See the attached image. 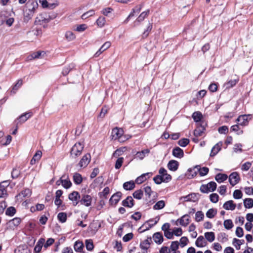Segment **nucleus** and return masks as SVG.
<instances>
[{"mask_svg": "<svg viewBox=\"0 0 253 253\" xmlns=\"http://www.w3.org/2000/svg\"><path fill=\"white\" fill-rule=\"evenodd\" d=\"M143 195V192L142 190H137L133 194V196L136 199H141Z\"/></svg>", "mask_w": 253, "mask_h": 253, "instance_id": "50", "label": "nucleus"}, {"mask_svg": "<svg viewBox=\"0 0 253 253\" xmlns=\"http://www.w3.org/2000/svg\"><path fill=\"white\" fill-rule=\"evenodd\" d=\"M111 43L110 42H106L99 49L103 52L111 46Z\"/></svg>", "mask_w": 253, "mask_h": 253, "instance_id": "64", "label": "nucleus"}, {"mask_svg": "<svg viewBox=\"0 0 253 253\" xmlns=\"http://www.w3.org/2000/svg\"><path fill=\"white\" fill-rule=\"evenodd\" d=\"M55 16H51L49 14L44 12L39 14L35 20L36 24L43 25L48 23L51 19H54Z\"/></svg>", "mask_w": 253, "mask_h": 253, "instance_id": "1", "label": "nucleus"}, {"mask_svg": "<svg viewBox=\"0 0 253 253\" xmlns=\"http://www.w3.org/2000/svg\"><path fill=\"white\" fill-rule=\"evenodd\" d=\"M179 243L178 241H173L171 242L170 246L169 251L170 253H180V251H178L179 248Z\"/></svg>", "mask_w": 253, "mask_h": 253, "instance_id": "26", "label": "nucleus"}, {"mask_svg": "<svg viewBox=\"0 0 253 253\" xmlns=\"http://www.w3.org/2000/svg\"><path fill=\"white\" fill-rule=\"evenodd\" d=\"M152 175V172H147L141 174L138 176L135 180V182L137 184H140L146 181L148 178Z\"/></svg>", "mask_w": 253, "mask_h": 253, "instance_id": "15", "label": "nucleus"}, {"mask_svg": "<svg viewBox=\"0 0 253 253\" xmlns=\"http://www.w3.org/2000/svg\"><path fill=\"white\" fill-rule=\"evenodd\" d=\"M240 180V176L237 172L231 173L229 176V181L232 186L237 184Z\"/></svg>", "mask_w": 253, "mask_h": 253, "instance_id": "8", "label": "nucleus"}, {"mask_svg": "<svg viewBox=\"0 0 253 253\" xmlns=\"http://www.w3.org/2000/svg\"><path fill=\"white\" fill-rule=\"evenodd\" d=\"M217 213L216 209L211 208L209 209L206 213V216L209 218H213Z\"/></svg>", "mask_w": 253, "mask_h": 253, "instance_id": "39", "label": "nucleus"}, {"mask_svg": "<svg viewBox=\"0 0 253 253\" xmlns=\"http://www.w3.org/2000/svg\"><path fill=\"white\" fill-rule=\"evenodd\" d=\"M68 198L70 200L72 201L73 204L76 206L80 202L81 196L79 192L73 191L69 195Z\"/></svg>", "mask_w": 253, "mask_h": 253, "instance_id": "7", "label": "nucleus"}, {"mask_svg": "<svg viewBox=\"0 0 253 253\" xmlns=\"http://www.w3.org/2000/svg\"><path fill=\"white\" fill-rule=\"evenodd\" d=\"M204 217V213L202 211H198L195 214V220L197 222L203 220Z\"/></svg>", "mask_w": 253, "mask_h": 253, "instance_id": "52", "label": "nucleus"}, {"mask_svg": "<svg viewBox=\"0 0 253 253\" xmlns=\"http://www.w3.org/2000/svg\"><path fill=\"white\" fill-rule=\"evenodd\" d=\"M32 116V112H27L21 115L17 120L15 121V122L17 124H22L25 122L29 118H30Z\"/></svg>", "mask_w": 253, "mask_h": 253, "instance_id": "16", "label": "nucleus"}, {"mask_svg": "<svg viewBox=\"0 0 253 253\" xmlns=\"http://www.w3.org/2000/svg\"><path fill=\"white\" fill-rule=\"evenodd\" d=\"M94 14H95L94 10H90L87 11L86 12L84 13L82 15V18L83 19H86L87 18L94 15Z\"/></svg>", "mask_w": 253, "mask_h": 253, "instance_id": "57", "label": "nucleus"}, {"mask_svg": "<svg viewBox=\"0 0 253 253\" xmlns=\"http://www.w3.org/2000/svg\"><path fill=\"white\" fill-rule=\"evenodd\" d=\"M44 242L45 240L43 238H40L38 240L36 245L34 248V251L35 253H39L40 252L44 243Z\"/></svg>", "mask_w": 253, "mask_h": 253, "instance_id": "29", "label": "nucleus"}, {"mask_svg": "<svg viewBox=\"0 0 253 253\" xmlns=\"http://www.w3.org/2000/svg\"><path fill=\"white\" fill-rule=\"evenodd\" d=\"M9 184L8 180L3 181L0 184V198L3 197L6 195L5 187Z\"/></svg>", "mask_w": 253, "mask_h": 253, "instance_id": "18", "label": "nucleus"}, {"mask_svg": "<svg viewBox=\"0 0 253 253\" xmlns=\"http://www.w3.org/2000/svg\"><path fill=\"white\" fill-rule=\"evenodd\" d=\"M195 245L197 247L203 248L207 245V242L203 236H200L197 239Z\"/></svg>", "mask_w": 253, "mask_h": 253, "instance_id": "23", "label": "nucleus"}, {"mask_svg": "<svg viewBox=\"0 0 253 253\" xmlns=\"http://www.w3.org/2000/svg\"><path fill=\"white\" fill-rule=\"evenodd\" d=\"M205 130V128L204 126L201 125L199 126H197V128L195 129L194 131V134L196 137L201 136L202 135Z\"/></svg>", "mask_w": 253, "mask_h": 253, "instance_id": "33", "label": "nucleus"}, {"mask_svg": "<svg viewBox=\"0 0 253 253\" xmlns=\"http://www.w3.org/2000/svg\"><path fill=\"white\" fill-rule=\"evenodd\" d=\"M122 194L121 192H117L114 194L109 200V203L111 205H116L120 200Z\"/></svg>", "mask_w": 253, "mask_h": 253, "instance_id": "12", "label": "nucleus"}, {"mask_svg": "<svg viewBox=\"0 0 253 253\" xmlns=\"http://www.w3.org/2000/svg\"><path fill=\"white\" fill-rule=\"evenodd\" d=\"M31 195V191L29 189H26L21 191V192L18 195L19 197H22L23 198L29 197Z\"/></svg>", "mask_w": 253, "mask_h": 253, "instance_id": "49", "label": "nucleus"}, {"mask_svg": "<svg viewBox=\"0 0 253 253\" xmlns=\"http://www.w3.org/2000/svg\"><path fill=\"white\" fill-rule=\"evenodd\" d=\"M153 239L154 241L157 244H161L164 240L163 236L161 232H156L153 235Z\"/></svg>", "mask_w": 253, "mask_h": 253, "instance_id": "22", "label": "nucleus"}, {"mask_svg": "<svg viewBox=\"0 0 253 253\" xmlns=\"http://www.w3.org/2000/svg\"><path fill=\"white\" fill-rule=\"evenodd\" d=\"M38 3L35 0H29L26 3V8L35 13L38 8Z\"/></svg>", "mask_w": 253, "mask_h": 253, "instance_id": "5", "label": "nucleus"}, {"mask_svg": "<svg viewBox=\"0 0 253 253\" xmlns=\"http://www.w3.org/2000/svg\"><path fill=\"white\" fill-rule=\"evenodd\" d=\"M236 205L232 200L226 202L223 205V208L226 210L233 211L235 209Z\"/></svg>", "mask_w": 253, "mask_h": 253, "instance_id": "28", "label": "nucleus"}, {"mask_svg": "<svg viewBox=\"0 0 253 253\" xmlns=\"http://www.w3.org/2000/svg\"><path fill=\"white\" fill-rule=\"evenodd\" d=\"M188 241L187 237L184 236L181 238L180 239V243H179L180 247L181 248H183L187 245Z\"/></svg>", "mask_w": 253, "mask_h": 253, "instance_id": "58", "label": "nucleus"}, {"mask_svg": "<svg viewBox=\"0 0 253 253\" xmlns=\"http://www.w3.org/2000/svg\"><path fill=\"white\" fill-rule=\"evenodd\" d=\"M87 28V26L85 24L78 25L75 30L78 32H83Z\"/></svg>", "mask_w": 253, "mask_h": 253, "instance_id": "60", "label": "nucleus"}, {"mask_svg": "<svg viewBox=\"0 0 253 253\" xmlns=\"http://www.w3.org/2000/svg\"><path fill=\"white\" fill-rule=\"evenodd\" d=\"M60 182L62 186L66 189H68L72 186V182L67 174H63L60 178Z\"/></svg>", "mask_w": 253, "mask_h": 253, "instance_id": "6", "label": "nucleus"}, {"mask_svg": "<svg viewBox=\"0 0 253 253\" xmlns=\"http://www.w3.org/2000/svg\"><path fill=\"white\" fill-rule=\"evenodd\" d=\"M84 148V145L82 142L76 143L72 148L71 150V155L74 158L80 156Z\"/></svg>", "mask_w": 253, "mask_h": 253, "instance_id": "2", "label": "nucleus"}, {"mask_svg": "<svg viewBox=\"0 0 253 253\" xmlns=\"http://www.w3.org/2000/svg\"><path fill=\"white\" fill-rule=\"evenodd\" d=\"M135 187L134 182L133 181L126 182L123 184L124 188L126 190H131Z\"/></svg>", "mask_w": 253, "mask_h": 253, "instance_id": "37", "label": "nucleus"}, {"mask_svg": "<svg viewBox=\"0 0 253 253\" xmlns=\"http://www.w3.org/2000/svg\"><path fill=\"white\" fill-rule=\"evenodd\" d=\"M205 237L209 242H212L215 239V234L213 232H207L204 234Z\"/></svg>", "mask_w": 253, "mask_h": 253, "instance_id": "36", "label": "nucleus"}, {"mask_svg": "<svg viewBox=\"0 0 253 253\" xmlns=\"http://www.w3.org/2000/svg\"><path fill=\"white\" fill-rule=\"evenodd\" d=\"M152 239L151 237L147 238V239L142 241L140 245L141 250L143 251L142 253H147V250L150 248Z\"/></svg>", "mask_w": 253, "mask_h": 253, "instance_id": "11", "label": "nucleus"}, {"mask_svg": "<svg viewBox=\"0 0 253 253\" xmlns=\"http://www.w3.org/2000/svg\"><path fill=\"white\" fill-rule=\"evenodd\" d=\"M222 142L220 141L216 143L211 149L210 156L213 157L215 156L221 150L222 146Z\"/></svg>", "mask_w": 253, "mask_h": 253, "instance_id": "19", "label": "nucleus"}, {"mask_svg": "<svg viewBox=\"0 0 253 253\" xmlns=\"http://www.w3.org/2000/svg\"><path fill=\"white\" fill-rule=\"evenodd\" d=\"M110 192V189L108 187H106L104 188L102 192L99 193L100 198H106L107 195L109 194Z\"/></svg>", "mask_w": 253, "mask_h": 253, "instance_id": "55", "label": "nucleus"}, {"mask_svg": "<svg viewBox=\"0 0 253 253\" xmlns=\"http://www.w3.org/2000/svg\"><path fill=\"white\" fill-rule=\"evenodd\" d=\"M39 2L42 5L43 8H47L50 9H54L57 6L56 3H49L47 2V0H39Z\"/></svg>", "mask_w": 253, "mask_h": 253, "instance_id": "21", "label": "nucleus"}, {"mask_svg": "<svg viewBox=\"0 0 253 253\" xmlns=\"http://www.w3.org/2000/svg\"><path fill=\"white\" fill-rule=\"evenodd\" d=\"M134 200L132 197L128 196L125 200L122 201V205L125 207L131 208L133 206Z\"/></svg>", "mask_w": 253, "mask_h": 253, "instance_id": "25", "label": "nucleus"}, {"mask_svg": "<svg viewBox=\"0 0 253 253\" xmlns=\"http://www.w3.org/2000/svg\"><path fill=\"white\" fill-rule=\"evenodd\" d=\"M65 36L66 40L69 42L72 41L76 38L75 35L72 32L70 31L66 32Z\"/></svg>", "mask_w": 253, "mask_h": 253, "instance_id": "43", "label": "nucleus"}, {"mask_svg": "<svg viewBox=\"0 0 253 253\" xmlns=\"http://www.w3.org/2000/svg\"><path fill=\"white\" fill-rule=\"evenodd\" d=\"M34 13L26 8L24 10V21L27 22L33 16Z\"/></svg>", "mask_w": 253, "mask_h": 253, "instance_id": "32", "label": "nucleus"}, {"mask_svg": "<svg viewBox=\"0 0 253 253\" xmlns=\"http://www.w3.org/2000/svg\"><path fill=\"white\" fill-rule=\"evenodd\" d=\"M203 117V115L200 112L197 111L193 113L192 115V118L195 122L196 123H199L202 118Z\"/></svg>", "mask_w": 253, "mask_h": 253, "instance_id": "40", "label": "nucleus"}, {"mask_svg": "<svg viewBox=\"0 0 253 253\" xmlns=\"http://www.w3.org/2000/svg\"><path fill=\"white\" fill-rule=\"evenodd\" d=\"M85 245L86 249L89 251H92L94 248L93 241L91 239L86 240Z\"/></svg>", "mask_w": 253, "mask_h": 253, "instance_id": "48", "label": "nucleus"}, {"mask_svg": "<svg viewBox=\"0 0 253 253\" xmlns=\"http://www.w3.org/2000/svg\"><path fill=\"white\" fill-rule=\"evenodd\" d=\"M21 222V218L15 217L9 221V225L10 227L14 228L18 226Z\"/></svg>", "mask_w": 253, "mask_h": 253, "instance_id": "35", "label": "nucleus"}, {"mask_svg": "<svg viewBox=\"0 0 253 253\" xmlns=\"http://www.w3.org/2000/svg\"><path fill=\"white\" fill-rule=\"evenodd\" d=\"M149 13V10L142 12L134 22V26L138 25L139 23L144 20Z\"/></svg>", "mask_w": 253, "mask_h": 253, "instance_id": "24", "label": "nucleus"}, {"mask_svg": "<svg viewBox=\"0 0 253 253\" xmlns=\"http://www.w3.org/2000/svg\"><path fill=\"white\" fill-rule=\"evenodd\" d=\"M67 215L66 212H61L57 215V219L58 221L62 223H65L67 220Z\"/></svg>", "mask_w": 253, "mask_h": 253, "instance_id": "38", "label": "nucleus"}, {"mask_svg": "<svg viewBox=\"0 0 253 253\" xmlns=\"http://www.w3.org/2000/svg\"><path fill=\"white\" fill-rule=\"evenodd\" d=\"M223 225L225 228L227 230H230L233 227V223L231 219H227L224 220Z\"/></svg>", "mask_w": 253, "mask_h": 253, "instance_id": "51", "label": "nucleus"}, {"mask_svg": "<svg viewBox=\"0 0 253 253\" xmlns=\"http://www.w3.org/2000/svg\"><path fill=\"white\" fill-rule=\"evenodd\" d=\"M113 11V8L111 7H106L105 8H103L101 11V13L106 16H108L109 14L110 13H111Z\"/></svg>", "mask_w": 253, "mask_h": 253, "instance_id": "61", "label": "nucleus"}, {"mask_svg": "<svg viewBox=\"0 0 253 253\" xmlns=\"http://www.w3.org/2000/svg\"><path fill=\"white\" fill-rule=\"evenodd\" d=\"M92 202V197L90 195L87 194H83L81 199L80 200V203L82 205H84L86 207H89L91 205Z\"/></svg>", "mask_w": 253, "mask_h": 253, "instance_id": "9", "label": "nucleus"}, {"mask_svg": "<svg viewBox=\"0 0 253 253\" xmlns=\"http://www.w3.org/2000/svg\"><path fill=\"white\" fill-rule=\"evenodd\" d=\"M198 194L191 193L185 196L180 197V200L182 202H196L199 199Z\"/></svg>", "mask_w": 253, "mask_h": 253, "instance_id": "4", "label": "nucleus"}, {"mask_svg": "<svg viewBox=\"0 0 253 253\" xmlns=\"http://www.w3.org/2000/svg\"><path fill=\"white\" fill-rule=\"evenodd\" d=\"M16 212L15 209L13 207H9L7 209L5 213L7 215L13 216Z\"/></svg>", "mask_w": 253, "mask_h": 253, "instance_id": "59", "label": "nucleus"}, {"mask_svg": "<svg viewBox=\"0 0 253 253\" xmlns=\"http://www.w3.org/2000/svg\"><path fill=\"white\" fill-rule=\"evenodd\" d=\"M91 157L89 154L84 155L79 163L80 167H86L90 161Z\"/></svg>", "mask_w": 253, "mask_h": 253, "instance_id": "13", "label": "nucleus"}, {"mask_svg": "<svg viewBox=\"0 0 253 253\" xmlns=\"http://www.w3.org/2000/svg\"><path fill=\"white\" fill-rule=\"evenodd\" d=\"M244 204L246 208H252L253 207V199L251 198H247L244 200Z\"/></svg>", "mask_w": 253, "mask_h": 253, "instance_id": "44", "label": "nucleus"}, {"mask_svg": "<svg viewBox=\"0 0 253 253\" xmlns=\"http://www.w3.org/2000/svg\"><path fill=\"white\" fill-rule=\"evenodd\" d=\"M177 221L179 222L180 225L185 227L190 223V216L187 214H185L183 215L180 218H179L177 220Z\"/></svg>", "mask_w": 253, "mask_h": 253, "instance_id": "17", "label": "nucleus"}, {"mask_svg": "<svg viewBox=\"0 0 253 253\" xmlns=\"http://www.w3.org/2000/svg\"><path fill=\"white\" fill-rule=\"evenodd\" d=\"M178 162L173 160L169 161L167 165L169 169L173 171H176L178 169Z\"/></svg>", "mask_w": 253, "mask_h": 253, "instance_id": "20", "label": "nucleus"}, {"mask_svg": "<svg viewBox=\"0 0 253 253\" xmlns=\"http://www.w3.org/2000/svg\"><path fill=\"white\" fill-rule=\"evenodd\" d=\"M244 243V240H239L234 238L233 241V245L235 246L237 250L240 249V246Z\"/></svg>", "mask_w": 253, "mask_h": 253, "instance_id": "47", "label": "nucleus"}, {"mask_svg": "<svg viewBox=\"0 0 253 253\" xmlns=\"http://www.w3.org/2000/svg\"><path fill=\"white\" fill-rule=\"evenodd\" d=\"M126 147H121L117 149L113 153V156L115 157H118L123 154L124 152L126 151Z\"/></svg>", "mask_w": 253, "mask_h": 253, "instance_id": "46", "label": "nucleus"}, {"mask_svg": "<svg viewBox=\"0 0 253 253\" xmlns=\"http://www.w3.org/2000/svg\"><path fill=\"white\" fill-rule=\"evenodd\" d=\"M249 116L246 115H240L237 119L239 125L246 126L249 124Z\"/></svg>", "mask_w": 253, "mask_h": 253, "instance_id": "14", "label": "nucleus"}, {"mask_svg": "<svg viewBox=\"0 0 253 253\" xmlns=\"http://www.w3.org/2000/svg\"><path fill=\"white\" fill-rule=\"evenodd\" d=\"M166 206L165 201L164 200H160L158 201L153 207V209L154 210H160L163 209Z\"/></svg>", "mask_w": 253, "mask_h": 253, "instance_id": "34", "label": "nucleus"}, {"mask_svg": "<svg viewBox=\"0 0 253 253\" xmlns=\"http://www.w3.org/2000/svg\"><path fill=\"white\" fill-rule=\"evenodd\" d=\"M216 183L215 182L211 181L207 184H203L200 187V191L203 193H208L214 191L216 188Z\"/></svg>", "mask_w": 253, "mask_h": 253, "instance_id": "3", "label": "nucleus"}, {"mask_svg": "<svg viewBox=\"0 0 253 253\" xmlns=\"http://www.w3.org/2000/svg\"><path fill=\"white\" fill-rule=\"evenodd\" d=\"M84 244L82 242L78 241L74 244V249L76 252H81L84 248Z\"/></svg>", "mask_w": 253, "mask_h": 253, "instance_id": "42", "label": "nucleus"}, {"mask_svg": "<svg viewBox=\"0 0 253 253\" xmlns=\"http://www.w3.org/2000/svg\"><path fill=\"white\" fill-rule=\"evenodd\" d=\"M189 143V140L187 138H182L178 141V144L181 147H185Z\"/></svg>", "mask_w": 253, "mask_h": 253, "instance_id": "62", "label": "nucleus"}, {"mask_svg": "<svg viewBox=\"0 0 253 253\" xmlns=\"http://www.w3.org/2000/svg\"><path fill=\"white\" fill-rule=\"evenodd\" d=\"M231 130L232 131L237 132V134L238 135L242 134L243 133V130H240L239 125H233L231 127Z\"/></svg>", "mask_w": 253, "mask_h": 253, "instance_id": "56", "label": "nucleus"}, {"mask_svg": "<svg viewBox=\"0 0 253 253\" xmlns=\"http://www.w3.org/2000/svg\"><path fill=\"white\" fill-rule=\"evenodd\" d=\"M73 181L77 185L81 184L83 181L82 175L79 173H75L73 175Z\"/></svg>", "mask_w": 253, "mask_h": 253, "instance_id": "41", "label": "nucleus"}, {"mask_svg": "<svg viewBox=\"0 0 253 253\" xmlns=\"http://www.w3.org/2000/svg\"><path fill=\"white\" fill-rule=\"evenodd\" d=\"M152 29V24L149 23V25L146 30L144 31L142 34V38H146L148 37L149 34V32L151 31Z\"/></svg>", "mask_w": 253, "mask_h": 253, "instance_id": "54", "label": "nucleus"}, {"mask_svg": "<svg viewBox=\"0 0 253 253\" xmlns=\"http://www.w3.org/2000/svg\"><path fill=\"white\" fill-rule=\"evenodd\" d=\"M238 78L234 80H230L224 84V87L225 89H229L234 86L239 82Z\"/></svg>", "mask_w": 253, "mask_h": 253, "instance_id": "30", "label": "nucleus"}, {"mask_svg": "<svg viewBox=\"0 0 253 253\" xmlns=\"http://www.w3.org/2000/svg\"><path fill=\"white\" fill-rule=\"evenodd\" d=\"M106 18L102 16H100L96 20V23L97 25L100 27H103L106 23Z\"/></svg>", "mask_w": 253, "mask_h": 253, "instance_id": "45", "label": "nucleus"}, {"mask_svg": "<svg viewBox=\"0 0 253 253\" xmlns=\"http://www.w3.org/2000/svg\"><path fill=\"white\" fill-rule=\"evenodd\" d=\"M233 197L236 199H239L242 197L243 194L240 190H235L233 192Z\"/></svg>", "mask_w": 253, "mask_h": 253, "instance_id": "63", "label": "nucleus"}, {"mask_svg": "<svg viewBox=\"0 0 253 253\" xmlns=\"http://www.w3.org/2000/svg\"><path fill=\"white\" fill-rule=\"evenodd\" d=\"M228 176L224 173H219L215 175V179L218 183H221L227 180Z\"/></svg>", "mask_w": 253, "mask_h": 253, "instance_id": "31", "label": "nucleus"}, {"mask_svg": "<svg viewBox=\"0 0 253 253\" xmlns=\"http://www.w3.org/2000/svg\"><path fill=\"white\" fill-rule=\"evenodd\" d=\"M123 134L124 130L122 128L115 127L112 130V139L118 140L121 136Z\"/></svg>", "mask_w": 253, "mask_h": 253, "instance_id": "10", "label": "nucleus"}, {"mask_svg": "<svg viewBox=\"0 0 253 253\" xmlns=\"http://www.w3.org/2000/svg\"><path fill=\"white\" fill-rule=\"evenodd\" d=\"M20 174V170L18 168L13 169L11 171V177L13 179L17 178Z\"/></svg>", "mask_w": 253, "mask_h": 253, "instance_id": "53", "label": "nucleus"}, {"mask_svg": "<svg viewBox=\"0 0 253 253\" xmlns=\"http://www.w3.org/2000/svg\"><path fill=\"white\" fill-rule=\"evenodd\" d=\"M172 155L177 158H181L184 156V152L182 149L178 147L174 148L172 150Z\"/></svg>", "mask_w": 253, "mask_h": 253, "instance_id": "27", "label": "nucleus"}]
</instances>
